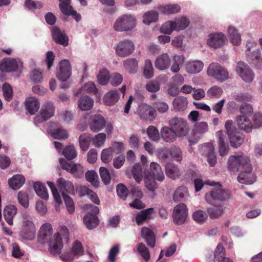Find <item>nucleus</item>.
I'll return each instance as SVG.
<instances>
[{
	"mask_svg": "<svg viewBox=\"0 0 262 262\" xmlns=\"http://www.w3.org/2000/svg\"><path fill=\"white\" fill-rule=\"evenodd\" d=\"M227 168L230 171H240L237 180L246 185L251 184L256 181V176L252 172V167L249 158L243 153L230 156Z\"/></svg>",
	"mask_w": 262,
	"mask_h": 262,
	"instance_id": "nucleus-1",
	"label": "nucleus"
},
{
	"mask_svg": "<svg viewBox=\"0 0 262 262\" xmlns=\"http://www.w3.org/2000/svg\"><path fill=\"white\" fill-rule=\"evenodd\" d=\"M211 186H218L213 188L210 191L205 194L206 202L213 206H221L222 203L227 201L230 198L228 191L223 188V186L219 183L211 182L209 184Z\"/></svg>",
	"mask_w": 262,
	"mask_h": 262,
	"instance_id": "nucleus-2",
	"label": "nucleus"
},
{
	"mask_svg": "<svg viewBox=\"0 0 262 262\" xmlns=\"http://www.w3.org/2000/svg\"><path fill=\"white\" fill-rule=\"evenodd\" d=\"M20 237L25 241H33L36 236V228L31 218L24 215L19 232Z\"/></svg>",
	"mask_w": 262,
	"mask_h": 262,
	"instance_id": "nucleus-3",
	"label": "nucleus"
},
{
	"mask_svg": "<svg viewBox=\"0 0 262 262\" xmlns=\"http://www.w3.org/2000/svg\"><path fill=\"white\" fill-rule=\"evenodd\" d=\"M62 248V239L60 234L57 232L55 234L54 241L50 243L49 251L52 255L58 254L60 259L64 261L71 262L73 259V256L70 253L61 254L60 251Z\"/></svg>",
	"mask_w": 262,
	"mask_h": 262,
	"instance_id": "nucleus-4",
	"label": "nucleus"
},
{
	"mask_svg": "<svg viewBox=\"0 0 262 262\" xmlns=\"http://www.w3.org/2000/svg\"><path fill=\"white\" fill-rule=\"evenodd\" d=\"M232 120H227L225 123L227 133L228 135L231 146L237 148L244 142L243 135L235 128Z\"/></svg>",
	"mask_w": 262,
	"mask_h": 262,
	"instance_id": "nucleus-5",
	"label": "nucleus"
},
{
	"mask_svg": "<svg viewBox=\"0 0 262 262\" xmlns=\"http://www.w3.org/2000/svg\"><path fill=\"white\" fill-rule=\"evenodd\" d=\"M59 162L61 168L70 172L74 178L80 179L83 176V167L80 164L67 162L63 158H60Z\"/></svg>",
	"mask_w": 262,
	"mask_h": 262,
	"instance_id": "nucleus-6",
	"label": "nucleus"
},
{
	"mask_svg": "<svg viewBox=\"0 0 262 262\" xmlns=\"http://www.w3.org/2000/svg\"><path fill=\"white\" fill-rule=\"evenodd\" d=\"M135 21L133 16L124 15L116 20L114 25V29L116 31L131 30L135 27Z\"/></svg>",
	"mask_w": 262,
	"mask_h": 262,
	"instance_id": "nucleus-7",
	"label": "nucleus"
},
{
	"mask_svg": "<svg viewBox=\"0 0 262 262\" xmlns=\"http://www.w3.org/2000/svg\"><path fill=\"white\" fill-rule=\"evenodd\" d=\"M169 124L179 137L186 136L189 130L188 123L182 118L174 117L169 121Z\"/></svg>",
	"mask_w": 262,
	"mask_h": 262,
	"instance_id": "nucleus-8",
	"label": "nucleus"
},
{
	"mask_svg": "<svg viewBox=\"0 0 262 262\" xmlns=\"http://www.w3.org/2000/svg\"><path fill=\"white\" fill-rule=\"evenodd\" d=\"M207 74L221 82H223L229 78V73L227 70L217 63H212L209 65Z\"/></svg>",
	"mask_w": 262,
	"mask_h": 262,
	"instance_id": "nucleus-9",
	"label": "nucleus"
},
{
	"mask_svg": "<svg viewBox=\"0 0 262 262\" xmlns=\"http://www.w3.org/2000/svg\"><path fill=\"white\" fill-rule=\"evenodd\" d=\"M188 216V209L185 204H179L176 205L173 211L172 218L173 223L177 225H181L185 223Z\"/></svg>",
	"mask_w": 262,
	"mask_h": 262,
	"instance_id": "nucleus-10",
	"label": "nucleus"
},
{
	"mask_svg": "<svg viewBox=\"0 0 262 262\" xmlns=\"http://www.w3.org/2000/svg\"><path fill=\"white\" fill-rule=\"evenodd\" d=\"M55 108L53 104L51 102H48L45 104L40 111L39 115L34 118V122L36 124L45 121L49 119L54 115Z\"/></svg>",
	"mask_w": 262,
	"mask_h": 262,
	"instance_id": "nucleus-11",
	"label": "nucleus"
},
{
	"mask_svg": "<svg viewBox=\"0 0 262 262\" xmlns=\"http://www.w3.org/2000/svg\"><path fill=\"white\" fill-rule=\"evenodd\" d=\"M135 46L133 42L128 39L120 41L116 48V53L121 57L129 56L134 51Z\"/></svg>",
	"mask_w": 262,
	"mask_h": 262,
	"instance_id": "nucleus-12",
	"label": "nucleus"
},
{
	"mask_svg": "<svg viewBox=\"0 0 262 262\" xmlns=\"http://www.w3.org/2000/svg\"><path fill=\"white\" fill-rule=\"evenodd\" d=\"M238 75L246 82H251L254 77V74L249 66L243 61H239L236 67Z\"/></svg>",
	"mask_w": 262,
	"mask_h": 262,
	"instance_id": "nucleus-13",
	"label": "nucleus"
},
{
	"mask_svg": "<svg viewBox=\"0 0 262 262\" xmlns=\"http://www.w3.org/2000/svg\"><path fill=\"white\" fill-rule=\"evenodd\" d=\"M72 68L68 60L64 59L59 63V69L57 73V78L62 81H66L71 76Z\"/></svg>",
	"mask_w": 262,
	"mask_h": 262,
	"instance_id": "nucleus-14",
	"label": "nucleus"
},
{
	"mask_svg": "<svg viewBox=\"0 0 262 262\" xmlns=\"http://www.w3.org/2000/svg\"><path fill=\"white\" fill-rule=\"evenodd\" d=\"M105 123L104 118L100 115H92L90 117V128L94 132H97L102 129L104 127Z\"/></svg>",
	"mask_w": 262,
	"mask_h": 262,
	"instance_id": "nucleus-15",
	"label": "nucleus"
},
{
	"mask_svg": "<svg viewBox=\"0 0 262 262\" xmlns=\"http://www.w3.org/2000/svg\"><path fill=\"white\" fill-rule=\"evenodd\" d=\"M226 38L222 33L211 34L208 36L207 43L208 46L213 48H218L222 47Z\"/></svg>",
	"mask_w": 262,
	"mask_h": 262,
	"instance_id": "nucleus-16",
	"label": "nucleus"
},
{
	"mask_svg": "<svg viewBox=\"0 0 262 262\" xmlns=\"http://www.w3.org/2000/svg\"><path fill=\"white\" fill-rule=\"evenodd\" d=\"M52 36L54 41L58 44L66 47L69 45V38L63 32L57 27H54L51 30Z\"/></svg>",
	"mask_w": 262,
	"mask_h": 262,
	"instance_id": "nucleus-17",
	"label": "nucleus"
},
{
	"mask_svg": "<svg viewBox=\"0 0 262 262\" xmlns=\"http://www.w3.org/2000/svg\"><path fill=\"white\" fill-rule=\"evenodd\" d=\"M139 114L141 119L150 121L154 120L157 116L155 109L147 104H142L140 106Z\"/></svg>",
	"mask_w": 262,
	"mask_h": 262,
	"instance_id": "nucleus-18",
	"label": "nucleus"
},
{
	"mask_svg": "<svg viewBox=\"0 0 262 262\" xmlns=\"http://www.w3.org/2000/svg\"><path fill=\"white\" fill-rule=\"evenodd\" d=\"M203 155H206L207 161L210 166H214L216 163V158L214 152V148L211 143L205 144L202 148Z\"/></svg>",
	"mask_w": 262,
	"mask_h": 262,
	"instance_id": "nucleus-19",
	"label": "nucleus"
},
{
	"mask_svg": "<svg viewBox=\"0 0 262 262\" xmlns=\"http://www.w3.org/2000/svg\"><path fill=\"white\" fill-rule=\"evenodd\" d=\"M53 233L52 227L50 223H45L43 224L40 229L39 239L41 241L42 243L49 241V246L51 242L54 241V236H53V240L51 239V235ZM55 235V234L54 235Z\"/></svg>",
	"mask_w": 262,
	"mask_h": 262,
	"instance_id": "nucleus-20",
	"label": "nucleus"
},
{
	"mask_svg": "<svg viewBox=\"0 0 262 262\" xmlns=\"http://www.w3.org/2000/svg\"><path fill=\"white\" fill-rule=\"evenodd\" d=\"M171 64V59L167 53L159 56L155 61V67L161 71L168 69Z\"/></svg>",
	"mask_w": 262,
	"mask_h": 262,
	"instance_id": "nucleus-21",
	"label": "nucleus"
},
{
	"mask_svg": "<svg viewBox=\"0 0 262 262\" xmlns=\"http://www.w3.org/2000/svg\"><path fill=\"white\" fill-rule=\"evenodd\" d=\"M216 136L217 138L220 155L224 157L227 155L229 149L228 144L225 142L226 137L224 133L222 130H219L216 132Z\"/></svg>",
	"mask_w": 262,
	"mask_h": 262,
	"instance_id": "nucleus-22",
	"label": "nucleus"
},
{
	"mask_svg": "<svg viewBox=\"0 0 262 262\" xmlns=\"http://www.w3.org/2000/svg\"><path fill=\"white\" fill-rule=\"evenodd\" d=\"M141 235L148 247L151 248L155 247L156 235L151 229L146 227H143L141 229Z\"/></svg>",
	"mask_w": 262,
	"mask_h": 262,
	"instance_id": "nucleus-23",
	"label": "nucleus"
},
{
	"mask_svg": "<svg viewBox=\"0 0 262 262\" xmlns=\"http://www.w3.org/2000/svg\"><path fill=\"white\" fill-rule=\"evenodd\" d=\"M154 213L153 208H149L142 210L138 213L136 216V222L138 225H141L146 222L152 219V214Z\"/></svg>",
	"mask_w": 262,
	"mask_h": 262,
	"instance_id": "nucleus-24",
	"label": "nucleus"
},
{
	"mask_svg": "<svg viewBox=\"0 0 262 262\" xmlns=\"http://www.w3.org/2000/svg\"><path fill=\"white\" fill-rule=\"evenodd\" d=\"M51 136L55 139L65 140L68 137V134L66 130L62 127L58 126L56 123H53L50 127Z\"/></svg>",
	"mask_w": 262,
	"mask_h": 262,
	"instance_id": "nucleus-25",
	"label": "nucleus"
},
{
	"mask_svg": "<svg viewBox=\"0 0 262 262\" xmlns=\"http://www.w3.org/2000/svg\"><path fill=\"white\" fill-rule=\"evenodd\" d=\"M125 173L128 177L132 176L138 183L142 180V168L139 163H136L132 168H126Z\"/></svg>",
	"mask_w": 262,
	"mask_h": 262,
	"instance_id": "nucleus-26",
	"label": "nucleus"
},
{
	"mask_svg": "<svg viewBox=\"0 0 262 262\" xmlns=\"http://www.w3.org/2000/svg\"><path fill=\"white\" fill-rule=\"evenodd\" d=\"M57 186L61 192L62 195H67V193L72 192L74 190V186L72 182L67 181L62 178L57 180Z\"/></svg>",
	"mask_w": 262,
	"mask_h": 262,
	"instance_id": "nucleus-27",
	"label": "nucleus"
},
{
	"mask_svg": "<svg viewBox=\"0 0 262 262\" xmlns=\"http://www.w3.org/2000/svg\"><path fill=\"white\" fill-rule=\"evenodd\" d=\"M18 68V62L14 59L5 60L0 63V70L2 72L16 71Z\"/></svg>",
	"mask_w": 262,
	"mask_h": 262,
	"instance_id": "nucleus-28",
	"label": "nucleus"
},
{
	"mask_svg": "<svg viewBox=\"0 0 262 262\" xmlns=\"http://www.w3.org/2000/svg\"><path fill=\"white\" fill-rule=\"evenodd\" d=\"M119 98L118 91L115 89L105 94L103 97V102L106 105L112 106L118 101Z\"/></svg>",
	"mask_w": 262,
	"mask_h": 262,
	"instance_id": "nucleus-29",
	"label": "nucleus"
},
{
	"mask_svg": "<svg viewBox=\"0 0 262 262\" xmlns=\"http://www.w3.org/2000/svg\"><path fill=\"white\" fill-rule=\"evenodd\" d=\"M150 173L156 179L160 182H162L165 178L164 173L161 166L156 162H151L150 165Z\"/></svg>",
	"mask_w": 262,
	"mask_h": 262,
	"instance_id": "nucleus-30",
	"label": "nucleus"
},
{
	"mask_svg": "<svg viewBox=\"0 0 262 262\" xmlns=\"http://www.w3.org/2000/svg\"><path fill=\"white\" fill-rule=\"evenodd\" d=\"M237 122L239 127L247 132H251L253 128L251 121L247 115H241L237 117Z\"/></svg>",
	"mask_w": 262,
	"mask_h": 262,
	"instance_id": "nucleus-31",
	"label": "nucleus"
},
{
	"mask_svg": "<svg viewBox=\"0 0 262 262\" xmlns=\"http://www.w3.org/2000/svg\"><path fill=\"white\" fill-rule=\"evenodd\" d=\"M17 208L13 205H7L4 210V218L7 223L9 225H12L13 224V219L14 215L16 214Z\"/></svg>",
	"mask_w": 262,
	"mask_h": 262,
	"instance_id": "nucleus-32",
	"label": "nucleus"
},
{
	"mask_svg": "<svg viewBox=\"0 0 262 262\" xmlns=\"http://www.w3.org/2000/svg\"><path fill=\"white\" fill-rule=\"evenodd\" d=\"M162 139L167 142H173L177 138L176 133L171 127H164L161 132Z\"/></svg>",
	"mask_w": 262,
	"mask_h": 262,
	"instance_id": "nucleus-33",
	"label": "nucleus"
},
{
	"mask_svg": "<svg viewBox=\"0 0 262 262\" xmlns=\"http://www.w3.org/2000/svg\"><path fill=\"white\" fill-rule=\"evenodd\" d=\"M25 178L21 174L13 176L9 180V185L13 190L19 189L25 183Z\"/></svg>",
	"mask_w": 262,
	"mask_h": 262,
	"instance_id": "nucleus-34",
	"label": "nucleus"
},
{
	"mask_svg": "<svg viewBox=\"0 0 262 262\" xmlns=\"http://www.w3.org/2000/svg\"><path fill=\"white\" fill-rule=\"evenodd\" d=\"M94 105L93 100L90 97H81L78 102V107L82 111H88L92 109Z\"/></svg>",
	"mask_w": 262,
	"mask_h": 262,
	"instance_id": "nucleus-35",
	"label": "nucleus"
},
{
	"mask_svg": "<svg viewBox=\"0 0 262 262\" xmlns=\"http://www.w3.org/2000/svg\"><path fill=\"white\" fill-rule=\"evenodd\" d=\"M40 103L35 98H29L26 101V107L28 112L31 115L35 114L39 110Z\"/></svg>",
	"mask_w": 262,
	"mask_h": 262,
	"instance_id": "nucleus-36",
	"label": "nucleus"
},
{
	"mask_svg": "<svg viewBox=\"0 0 262 262\" xmlns=\"http://www.w3.org/2000/svg\"><path fill=\"white\" fill-rule=\"evenodd\" d=\"M204 66L203 62L199 60L188 62L186 66V71L191 74H196L202 71Z\"/></svg>",
	"mask_w": 262,
	"mask_h": 262,
	"instance_id": "nucleus-37",
	"label": "nucleus"
},
{
	"mask_svg": "<svg viewBox=\"0 0 262 262\" xmlns=\"http://www.w3.org/2000/svg\"><path fill=\"white\" fill-rule=\"evenodd\" d=\"M83 222L89 229H93L98 225L99 219L96 215L88 214L84 215Z\"/></svg>",
	"mask_w": 262,
	"mask_h": 262,
	"instance_id": "nucleus-38",
	"label": "nucleus"
},
{
	"mask_svg": "<svg viewBox=\"0 0 262 262\" xmlns=\"http://www.w3.org/2000/svg\"><path fill=\"white\" fill-rule=\"evenodd\" d=\"M33 187L38 196L42 199L47 200L48 199V193L45 185L40 182H36L34 183Z\"/></svg>",
	"mask_w": 262,
	"mask_h": 262,
	"instance_id": "nucleus-39",
	"label": "nucleus"
},
{
	"mask_svg": "<svg viewBox=\"0 0 262 262\" xmlns=\"http://www.w3.org/2000/svg\"><path fill=\"white\" fill-rule=\"evenodd\" d=\"M187 104V99L184 96H177L173 101V107L177 111H184L186 108Z\"/></svg>",
	"mask_w": 262,
	"mask_h": 262,
	"instance_id": "nucleus-40",
	"label": "nucleus"
},
{
	"mask_svg": "<svg viewBox=\"0 0 262 262\" xmlns=\"http://www.w3.org/2000/svg\"><path fill=\"white\" fill-rule=\"evenodd\" d=\"M166 175L170 178L176 179L180 175V171L178 166L172 163H168L165 166Z\"/></svg>",
	"mask_w": 262,
	"mask_h": 262,
	"instance_id": "nucleus-41",
	"label": "nucleus"
},
{
	"mask_svg": "<svg viewBox=\"0 0 262 262\" xmlns=\"http://www.w3.org/2000/svg\"><path fill=\"white\" fill-rule=\"evenodd\" d=\"M92 136L90 134L84 133L81 134L79 138V142L80 148L83 151H86L92 141Z\"/></svg>",
	"mask_w": 262,
	"mask_h": 262,
	"instance_id": "nucleus-42",
	"label": "nucleus"
},
{
	"mask_svg": "<svg viewBox=\"0 0 262 262\" xmlns=\"http://www.w3.org/2000/svg\"><path fill=\"white\" fill-rule=\"evenodd\" d=\"M159 10L164 14L169 15L180 12L181 7L177 4L167 5L160 6Z\"/></svg>",
	"mask_w": 262,
	"mask_h": 262,
	"instance_id": "nucleus-43",
	"label": "nucleus"
},
{
	"mask_svg": "<svg viewBox=\"0 0 262 262\" xmlns=\"http://www.w3.org/2000/svg\"><path fill=\"white\" fill-rule=\"evenodd\" d=\"M123 66L125 70L130 73H135L138 69V62L134 58L124 60Z\"/></svg>",
	"mask_w": 262,
	"mask_h": 262,
	"instance_id": "nucleus-44",
	"label": "nucleus"
},
{
	"mask_svg": "<svg viewBox=\"0 0 262 262\" xmlns=\"http://www.w3.org/2000/svg\"><path fill=\"white\" fill-rule=\"evenodd\" d=\"M173 21L176 31L183 30L186 29L190 24L189 19L185 16L176 18Z\"/></svg>",
	"mask_w": 262,
	"mask_h": 262,
	"instance_id": "nucleus-45",
	"label": "nucleus"
},
{
	"mask_svg": "<svg viewBox=\"0 0 262 262\" xmlns=\"http://www.w3.org/2000/svg\"><path fill=\"white\" fill-rule=\"evenodd\" d=\"M228 34L232 43L234 45H238L241 43V35L238 33L235 28L230 27L228 28Z\"/></svg>",
	"mask_w": 262,
	"mask_h": 262,
	"instance_id": "nucleus-46",
	"label": "nucleus"
},
{
	"mask_svg": "<svg viewBox=\"0 0 262 262\" xmlns=\"http://www.w3.org/2000/svg\"><path fill=\"white\" fill-rule=\"evenodd\" d=\"M188 190L185 186H180L175 191L173 195V199L176 202L180 201L182 199L184 198L188 195Z\"/></svg>",
	"mask_w": 262,
	"mask_h": 262,
	"instance_id": "nucleus-47",
	"label": "nucleus"
},
{
	"mask_svg": "<svg viewBox=\"0 0 262 262\" xmlns=\"http://www.w3.org/2000/svg\"><path fill=\"white\" fill-rule=\"evenodd\" d=\"M86 180L89 181L95 187H98L99 181L97 173L94 170H89L85 174Z\"/></svg>",
	"mask_w": 262,
	"mask_h": 262,
	"instance_id": "nucleus-48",
	"label": "nucleus"
},
{
	"mask_svg": "<svg viewBox=\"0 0 262 262\" xmlns=\"http://www.w3.org/2000/svg\"><path fill=\"white\" fill-rule=\"evenodd\" d=\"M154 75V69L150 59H146L143 69V75L146 79L151 78Z\"/></svg>",
	"mask_w": 262,
	"mask_h": 262,
	"instance_id": "nucleus-49",
	"label": "nucleus"
},
{
	"mask_svg": "<svg viewBox=\"0 0 262 262\" xmlns=\"http://www.w3.org/2000/svg\"><path fill=\"white\" fill-rule=\"evenodd\" d=\"M62 154L69 160H72L77 156V152L73 145L66 146L62 150Z\"/></svg>",
	"mask_w": 262,
	"mask_h": 262,
	"instance_id": "nucleus-50",
	"label": "nucleus"
},
{
	"mask_svg": "<svg viewBox=\"0 0 262 262\" xmlns=\"http://www.w3.org/2000/svg\"><path fill=\"white\" fill-rule=\"evenodd\" d=\"M207 213L202 210H198L192 214L193 219L198 223L203 224L207 219Z\"/></svg>",
	"mask_w": 262,
	"mask_h": 262,
	"instance_id": "nucleus-51",
	"label": "nucleus"
},
{
	"mask_svg": "<svg viewBox=\"0 0 262 262\" xmlns=\"http://www.w3.org/2000/svg\"><path fill=\"white\" fill-rule=\"evenodd\" d=\"M147 134L149 138L154 141H158L160 139V135L158 129L154 126L150 125L147 128Z\"/></svg>",
	"mask_w": 262,
	"mask_h": 262,
	"instance_id": "nucleus-52",
	"label": "nucleus"
},
{
	"mask_svg": "<svg viewBox=\"0 0 262 262\" xmlns=\"http://www.w3.org/2000/svg\"><path fill=\"white\" fill-rule=\"evenodd\" d=\"M158 18V13L156 11H150L143 15V21L144 24L149 25L151 23L156 22Z\"/></svg>",
	"mask_w": 262,
	"mask_h": 262,
	"instance_id": "nucleus-53",
	"label": "nucleus"
},
{
	"mask_svg": "<svg viewBox=\"0 0 262 262\" xmlns=\"http://www.w3.org/2000/svg\"><path fill=\"white\" fill-rule=\"evenodd\" d=\"M137 251L146 261H148L149 260V251L144 243H140L139 244L137 247Z\"/></svg>",
	"mask_w": 262,
	"mask_h": 262,
	"instance_id": "nucleus-54",
	"label": "nucleus"
},
{
	"mask_svg": "<svg viewBox=\"0 0 262 262\" xmlns=\"http://www.w3.org/2000/svg\"><path fill=\"white\" fill-rule=\"evenodd\" d=\"M2 89L5 99L7 101H10L13 96L12 86L8 83H4L3 84Z\"/></svg>",
	"mask_w": 262,
	"mask_h": 262,
	"instance_id": "nucleus-55",
	"label": "nucleus"
},
{
	"mask_svg": "<svg viewBox=\"0 0 262 262\" xmlns=\"http://www.w3.org/2000/svg\"><path fill=\"white\" fill-rule=\"evenodd\" d=\"M171 157L176 161L180 162L182 159V152L180 147L173 145L169 148Z\"/></svg>",
	"mask_w": 262,
	"mask_h": 262,
	"instance_id": "nucleus-56",
	"label": "nucleus"
},
{
	"mask_svg": "<svg viewBox=\"0 0 262 262\" xmlns=\"http://www.w3.org/2000/svg\"><path fill=\"white\" fill-rule=\"evenodd\" d=\"M184 61V58L182 56L174 55L173 57V64H172L170 70L172 72L177 73L180 69L179 67L180 64L183 63Z\"/></svg>",
	"mask_w": 262,
	"mask_h": 262,
	"instance_id": "nucleus-57",
	"label": "nucleus"
},
{
	"mask_svg": "<svg viewBox=\"0 0 262 262\" xmlns=\"http://www.w3.org/2000/svg\"><path fill=\"white\" fill-rule=\"evenodd\" d=\"M99 173L101 180L105 185H108L111 182V177L108 170L103 167L99 169Z\"/></svg>",
	"mask_w": 262,
	"mask_h": 262,
	"instance_id": "nucleus-58",
	"label": "nucleus"
},
{
	"mask_svg": "<svg viewBox=\"0 0 262 262\" xmlns=\"http://www.w3.org/2000/svg\"><path fill=\"white\" fill-rule=\"evenodd\" d=\"M214 257L218 261H222L225 257V250L221 244H219L214 251Z\"/></svg>",
	"mask_w": 262,
	"mask_h": 262,
	"instance_id": "nucleus-59",
	"label": "nucleus"
},
{
	"mask_svg": "<svg viewBox=\"0 0 262 262\" xmlns=\"http://www.w3.org/2000/svg\"><path fill=\"white\" fill-rule=\"evenodd\" d=\"M116 190L119 197L123 200H126L129 193L128 188L122 184H119L117 185Z\"/></svg>",
	"mask_w": 262,
	"mask_h": 262,
	"instance_id": "nucleus-60",
	"label": "nucleus"
},
{
	"mask_svg": "<svg viewBox=\"0 0 262 262\" xmlns=\"http://www.w3.org/2000/svg\"><path fill=\"white\" fill-rule=\"evenodd\" d=\"M174 26L173 21H167L161 27V31L164 34H170L173 31L175 30Z\"/></svg>",
	"mask_w": 262,
	"mask_h": 262,
	"instance_id": "nucleus-61",
	"label": "nucleus"
},
{
	"mask_svg": "<svg viewBox=\"0 0 262 262\" xmlns=\"http://www.w3.org/2000/svg\"><path fill=\"white\" fill-rule=\"evenodd\" d=\"M223 93L222 89L219 86H213L210 88L207 92V95L209 98H219Z\"/></svg>",
	"mask_w": 262,
	"mask_h": 262,
	"instance_id": "nucleus-62",
	"label": "nucleus"
},
{
	"mask_svg": "<svg viewBox=\"0 0 262 262\" xmlns=\"http://www.w3.org/2000/svg\"><path fill=\"white\" fill-rule=\"evenodd\" d=\"M145 88L149 92L156 93L160 90V84L157 80H151L147 83Z\"/></svg>",
	"mask_w": 262,
	"mask_h": 262,
	"instance_id": "nucleus-63",
	"label": "nucleus"
},
{
	"mask_svg": "<svg viewBox=\"0 0 262 262\" xmlns=\"http://www.w3.org/2000/svg\"><path fill=\"white\" fill-rule=\"evenodd\" d=\"M17 199L20 204L25 208L29 206V197L26 192L19 191L18 194Z\"/></svg>",
	"mask_w": 262,
	"mask_h": 262,
	"instance_id": "nucleus-64",
	"label": "nucleus"
}]
</instances>
